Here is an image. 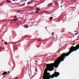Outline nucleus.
Masks as SVG:
<instances>
[{
  "mask_svg": "<svg viewBox=\"0 0 79 79\" xmlns=\"http://www.w3.org/2000/svg\"><path fill=\"white\" fill-rule=\"evenodd\" d=\"M78 49H79V44L77 45L75 47L73 46L71 48L69 52L67 53L62 54L55 61V68H58V65L60 64V63L61 61H63L64 59H65L66 56H68L69 55H70L71 53H72L73 52L76 51V50H78Z\"/></svg>",
  "mask_w": 79,
  "mask_h": 79,
  "instance_id": "nucleus-1",
  "label": "nucleus"
},
{
  "mask_svg": "<svg viewBox=\"0 0 79 79\" xmlns=\"http://www.w3.org/2000/svg\"><path fill=\"white\" fill-rule=\"evenodd\" d=\"M77 34H78V33H76L75 35H77Z\"/></svg>",
  "mask_w": 79,
  "mask_h": 79,
  "instance_id": "nucleus-12",
  "label": "nucleus"
},
{
  "mask_svg": "<svg viewBox=\"0 0 79 79\" xmlns=\"http://www.w3.org/2000/svg\"><path fill=\"white\" fill-rule=\"evenodd\" d=\"M8 74V73L7 72H4L3 74H2V75H5V74Z\"/></svg>",
  "mask_w": 79,
  "mask_h": 79,
  "instance_id": "nucleus-2",
  "label": "nucleus"
},
{
  "mask_svg": "<svg viewBox=\"0 0 79 79\" xmlns=\"http://www.w3.org/2000/svg\"><path fill=\"white\" fill-rule=\"evenodd\" d=\"M27 27L26 28H27V27H28V25H27Z\"/></svg>",
  "mask_w": 79,
  "mask_h": 79,
  "instance_id": "nucleus-15",
  "label": "nucleus"
},
{
  "mask_svg": "<svg viewBox=\"0 0 79 79\" xmlns=\"http://www.w3.org/2000/svg\"><path fill=\"white\" fill-rule=\"evenodd\" d=\"M21 11H17V13H19V12H21Z\"/></svg>",
  "mask_w": 79,
  "mask_h": 79,
  "instance_id": "nucleus-9",
  "label": "nucleus"
},
{
  "mask_svg": "<svg viewBox=\"0 0 79 79\" xmlns=\"http://www.w3.org/2000/svg\"><path fill=\"white\" fill-rule=\"evenodd\" d=\"M36 13H39V11H36Z\"/></svg>",
  "mask_w": 79,
  "mask_h": 79,
  "instance_id": "nucleus-13",
  "label": "nucleus"
},
{
  "mask_svg": "<svg viewBox=\"0 0 79 79\" xmlns=\"http://www.w3.org/2000/svg\"><path fill=\"white\" fill-rule=\"evenodd\" d=\"M49 5H50V6H52V3H50L49 4L48 6Z\"/></svg>",
  "mask_w": 79,
  "mask_h": 79,
  "instance_id": "nucleus-6",
  "label": "nucleus"
},
{
  "mask_svg": "<svg viewBox=\"0 0 79 79\" xmlns=\"http://www.w3.org/2000/svg\"><path fill=\"white\" fill-rule=\"evenodd\" d=\"M15 79H18V77H16Z\"/></svg>",
  "mask_w": 79,
  "mask_h": 79,
  "instance_id": "nucleus-19",
  "label": "nucleus"
},
{
  "mask_svg": "<svg viewBox=\"0 0 79 79\" xmlns=\"http://www.w3.org/2000/svg\"><path fill=\"white\" fill-rule=\"evenodd\" d=\"M61 7H62V6H61Z\"/></svg>",
  "mask_w": 79,
  "mask_h": 79,
  "instance_id": "nucleus-18",
  "label": "nucleus"
},
{
  "mask_svg": "<svg viewBox=\"0 0 79 79\" xmlns=\"http://www.w3.org/2000/svg\"><path fill=\"white\" fill-rule=\"evenodd\" d=\"M52 35H54V34H53V33H52Z\"/></svg>",
  "mask_w": 79,
  "mask_h": 79,
  "instance_id": "nucleus-11",
  "label": "nucleus"
},
{
  "mask_svg": "<svg viewBox=\"0 0 79 79\" xmlns=\"http://www.w3.org/2000/svg\"><path fill=\"white\" fill-rule=\"evenodd\" d=\"M36 10H37V11H39V10H40L39 9L37 8V7H36Z\"/></svg>",
  "mask_w": 79,
  "mask_h": 79,
  "instance_id": "nucleus-5",
  "label": "nucleus"
},
{
  "mask_svg": "<svg viewBox=\"0 0 79 79\" xmlns=\"http://www.w3.org/2000/svg\"><path fill=\"white\" fill-rule=\"evenodd\" d=\"M58 52H59V51H58Z\"/></svg>",
  "mask_w": 79,
  "mask_h": 79,
  "instance_id": "nucleus-20",
  "label": "nucleus"
},
{
  "mask_svg": "<svg viewBox=\"0 0 79 79\" xmlns=\"http://www.w3.org/2000/svg\"><path fill=\"white\" fill-rule=\"evenodd\" d=\"M18 20V19H13V21H17Z\"/></svg>",
  "mask_w": 79,
  "mask_h": 79,
  "instance_id": "nucleus-4",
  "label": "nucleus"
},
{
  "mask_svg": "<svg viewBox=\"0 0 79 79\" xmlns=\"http://www.w3.org/2000/svg\"><path fill=\"white\" fill-rule=\"evenodd\" d=\"M27 4H29V3H27Z\"/></svg>",
  "mask_w": 79,
  "mask_h": 79,
  "instance_id": "nucleus-17",
  "label": "nucleus"
},
{
  "mask_svg": "<svg viewBox=\"0 0 79 79\" xmlns=\"http://www.w3.org/2000/svg\"><path fill=\"white\" fill-rule=\"evenodd\" d=\"M53 19V17H51L49 19L51 20V19Z\"/></svg>",
  "mask_w": 79,
  "mask_h": 79,
  "instance_id": "nucleus-7",
  "label": "nucleus"
},
{
  "mask_svg": "<svg viewBox=\"0 0 79 79\" xmlns=\"http://www.w3.org/2000/svg\"><path fill=\"white\" fill-rule=\"evenodd\" d=\"M17 18V17L16 16H15L14 17V18Z\"/></svg>",
  "mask_w": 79,
  "mask_h": 79,
  "instance_id": "nucleus-10",
  "label": "nucleus"
},
{
  "mask_svg": "<svg viewBox=\"0 0 79 79\" xmlns=\"http://www.w3.org/2000/svg\"><path fill=\"white\" fill-rule=\"evenodd\" d=\"M7 3H11V1H10L9 0H7Z\"/></svg>",
  "mask_w": 79,
  "mask_h": 79,
  "instance_id": "nucleus-3",
  "label": "nucleus"
},
{
  "mask_svg": "<svg viewBox=\"0 0 79 79\" xmlns=\"http://www.w3.org/2000/svg\"><path fill=\"white\" fill-rule=\"evenodd\" d=\"M24 1H27V0H24Z\"/></svg>",
  "mask_w": 79,
  "mask_h": 79,
  "instance_id": "nucleus-16",
  "label": "nucleus"
},
{
  "mask_svg": "<svg viewBox=\"0 0 79 79\" xmlns=\"http://www.w3.org/2000/svg\"><path fill=\"white\" fill-rule=\"evenodd\" d=\"M4 44H6V45H8V43L6 42H5Z\"/></svg>",
  "mask_w": 79,
  "mask_h": 79,
  "instance_id": "nucleus-8",
  "label": "nucleus"
},
{
  "mask_svg": "<svg viewBox=\"0 0 79 79\" xmlns=\"http://www.w3.org/2000/svg\"><path fill=\"white\" fill-rule=\"evenodd\" d=\"M14 1H18V0H14Z\"/></svg>",
  "mask_w": 79,
  "mask_h": 79,
  "instance_id": "nucleus-14",
  "label": "nucleus"
}]
</instances>
